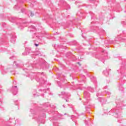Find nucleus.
I'll use <instances>...</instances> for the list:
<instances>
[{
    "mask_svg": "<svg viewBox=\"0 0 126 126\" xmlns=\"http://www.w3.org/2000/svg\"><path fill=\"white\" fill-rule=\"evenodd\" d=\"M78 64H79V65L80 66V65H81V64L80 63H79V62H78L77 63Z\"/></svg>",
    "mask_w": 126,
    "mask_h": 126,
    "instance_id": "obj_1",
    "label": "nucleus"
},
{
    "mask_svg": "<svg viewBox=\"0 0 126 126\" xmlns=\"http://www.w3.org/2000/svg\"><path fill=\"white\" fill-rule=\"evenodd\" d=\"M34 16V14H33V13H31V16Z\"/></svg>",
    "mask_w": 126,
    "mask_h": 126,
    "instance_id": "obj_2",
    "label": "nucleus"
},
{
    "mask_svg": "<svg viewBox=\"0 0 126 126\" xmlns=\"http://www.w3.org/2000/svg\"><path fill=\"white\" fill-rule=\"evenodd\" d=\"M35 45L36 47H38V46H39V44H35Z\"/></svg>",
    "mask_w": 126,
    "mask_h": 126,
    "instance_id": "obj_3",
    "label": "nucleus"
}]
</instances>
